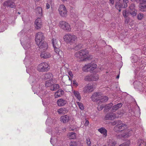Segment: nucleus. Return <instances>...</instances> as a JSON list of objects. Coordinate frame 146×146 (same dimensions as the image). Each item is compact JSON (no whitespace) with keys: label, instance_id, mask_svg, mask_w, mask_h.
I'll use <instances>...</instances> for the list:
<instances>
[{"label":"nucleus","instance_id":"nucleus-1","mask_svg":"<svg viewBox=\"0 0 146 146\" xmlns=\"http://www.w3.org/2000/svg\"><path fill=\"white\" fill-rule=\"evenodd\" d=\"M24 30H22L18 35L19 37H21L20 39L21 44L24 49L26 51L25 54L26 56L24 60V63L27 68L26 71L29 74L30 76L29 78V81L32 86V89L34 94H36L42 99L43 102V98L44 97L48 92L43 91L44 87L43 84L40 85L38 83L39 79L38 75L35 74V69L34 67L29 66L31 64L33 59L27 56V53L31 50L30 40L29 38L24 35Z\"/></svg>","mask_w":146,"mask_h":146},{"label":"nucleus","instance_id":"nucleus-2","mask_svg":"<svg viewBox=\"0 0 146 146\" xmlns=\"http://www.w3.org/2000/svg\"><path fill=\"white\" fill-rule=\"evenodd\" d=\"M46 124V125H50L52 127V129L49 127H47L46 132L51 135L50 142L53 146H56L58 144L61 143L62 142L60 140V138L58 136L61 133L58 130V125L56 119L54 117H48L47 119Z\"/></svg>","mask_w":146,"mask_h":146},{"label":"nucleus","instance_id":"nucleus-3","mask_svg":"<svg viewBox=\"0 0 146 146\" xmlns=\"http://www.w3.org/2000/svg\"><path fill=\"white\" fill-rule=\"evenodd\" d=\"M118 123L114 127V131L117 132H118L125 130L123 133L121 135H117V137L119 139L127 138L133 133L132 131L129 129H127V127L126 125L122 123L121 121H118Z\"/></svg>","mask_w":146,"mask_h":146},{"label":"nucleus","instance_id":"nucleus-4","mask_svg":"<svg viewBox=\"0 0 146 146\" xmlns=\"http://www.w3.org/2000/svg\"><path fill=\"white\" fill-rule=\"evenodd\" d=\"M75 56L81 61H86L92 58V56L89 54L88 51L86 49L82 50L76 52Z\"/></svg>","mask_w":146,"mask_h":146},{"label":"nucleus","instance_id":"nucleus-5","mask_svg":"<svg viewBox=\"0 0 146 146\" xmlns=\"http://www.w3.org/2000/svg\"><path fill=\"white\" fill-rule=\"evenodd\" d=\"M64 41L67 43H73L77 40V37L74 35L68 33L66 34L63 37Z\"/></svg>","mask_w":146,"mask_h":146},{"label":"nucleus","instance_id":"nucleus-6","mask_svg":"<svg viewBox=\"0 0 146 146\" xmlns=\"http://www.w3.org/2000/svg\"><path fill=\"white\" fill-rule=\"evenodd\" d=\"M50 69L48 64L46 62H43L39 64L37 66V69L39 72L47 71Z\"/></svg>","mask_w":146,"mask_h":146},{"label":"nucleus","instance_id":"nucleus-7","mask_svg":"<svg viewBox=\"0 0 146 146\" xmlns=\"http://www.w3.org/2000/svg\"><path fill=\"white\" fill-rule=\"evenodd\" d=\"M59 26L62 29L66 31L69 32L71 31L70 25L65 21H60L59 22Z\"/></svg>","mask_w":146,"mask_h":146},{"label":"nucleus","instance_id":"nucleus-8","mask_svg":"<svg viewBox=\"0 0 146 146\" xmlns=\"http://www.w3.org/2000/svg\"><path fill=\"white\" fill-rule=\"evenodd\" d=\"M44 39V34L43 33L39 32L35 36V41L36 44L39 46L40 43L43 42Z\"/></svg>","mask_w":146,"mask_h":146},{"label":"nucleus","instance_id":"nucleus-9","mask_svg":"<svg viewBox=\"0 0 146 146\" xmlns=\"http://www.w3.org/2000/svg\"><path fill=\"white\" fill-rule=\"evenodd\" d=\"M58 10L59 14L62 17H65L67 16V11L64 5H60L58 7Z\"/></svg>","mask_w":146,"mask_h":146},{"label":"nucleus","instance_id":"nucleus-10","mask_svg":"<svg viewBox=\"0 0 146 146\" xmlns=\"http://www.w3.org/2000/svg\"><path fill=\"white\" fill-rule=\"evenodd\" d=\"M95 88L96 87L93 84L90 83L88 84L84 87L83 92L85 93H89L92 92Z\"/></svg>","mask_w":146,"mask_h":146},{"label":"nucleus","instance_id":"nucleus-11","mask_svg":"<svg viewBox=\"0 0 146 146\" xmlns=\"http://www.w3.org/2000/svg\"><path fill=\"white\" fill-rule=\"evenodd\" d=\"M102 94L100 92H96L93 94L91 98L92 101L98 102L100 101Z\"/></svg>","mask_w":146,"mask_h":146},{"label":"nucleus","instance_id":"nucleus-12","mask_svg":"<svg viewBox=\"0 0 146 146\" xmlns=\"http://www.w3.org/2000/svg\"><path fill=\"white\" fill-rule=\"evenodd\" d=\"M129 12L130 14L133 17L136 15L137 13V10L135 9V6L134 4L132 3L129 7Z\"/></svg>","mask_w":146,"mask_h":146},{"label":"nucleus","instance_id":"nucleus-13","mask_svg":"<svg viewBox=\"0 0 146 146\" xmlns=\"http://www.w3.org/2000/svg\"><path fill=\"white\" fill-rule=\"evenodd\" d=\"M51 54L47 50L41 51L40 56L44 59H47L51 56Z\"/></svg>","mask_w":146,"mask_h":146},{"label":"nucleus","instance_id":"nucleus-14","mask_svg":"<svg viewBox=\"0 0 146 146\" xmlns=\"http://www.w3.org/2000/svg\"><path fill=\"white\" fill-rule=\"evenodd\" d=\"M35 24L36 29H38L40 28L42 26V23L41 19L40 18H38L36 20Z\"/></svg>","mask_w":146,"mask_h":146},{"label":"nucleus","instance_id":"nucleus-15","mask_svg":"<svg viewBox=\"0 0 146 146\" xmlns=\"http://www.w3.org/2000/svg\"><path fill=\"white\" fill-rule=\"evenodd\" d=\"M3 5L4 7L13 8L15 7V4L11 1L9 0L3 3Z\"/></svg>","mask_w":146,"mask_h":146},{"label":"nucleus","instance_id":"nucleus-16","mask_svg":"<svg viewBox=\"0 0 146 146\" xmlns=\"http://www.w3.org/2000/svg\"><path fill=\"white\" fill-rule=\"evenodd\" d=\"M41 51L47 50L48 49V46L47 43L46 42H42L38 46Z\"/></svg>","mask_w":146,"mask_h":146},{"label":"nucleus","instance_id":"nucleus-17","mask_svg":"<svg viewBox=\"0 0 146 146\" xmlns=\"http://www.w3.org/2000/svg\"><path fill=\"white\" fill-rule=\"evenodd\" d=\"M66 100L63 99H60L57 101V104L59 106H64L67 103Z\"/></svg>","mask_w":146,"mask_h":146},{"label":"nucleus","instance_id":"nucleus-18","mask_svg":"<svg viewBox=\"0 0 146 146\" xmlns=\"http://www.w3.org/2000/svg\"><path fill=\"white\" fill-rule=\"evenodd\" d=\"M53 76L52 74L50 73H48L42 75V78L44 79H49L52 80Z\"/></svg>","mask_w":146,"mask_h":146},{"label":"nucleus","instance_id":"nucleus-19","mask_svg":"<svg viewBox=\"0 0 146 146\" xmlns=\"http://www.w3.org/2000/svg\"><path fill=\"white\" fill-rule=\"evenodd\" d=\"M60 119L61 122L64 123L67 122L70 120L69 116L67 115L62 116Z\"/></svg>","mask_w":146,"mask_h":146},{"label":"nucleus","instance_id":"nucleus-20","mask_svg":"<svg viewBox=\"0 0 146 146\" xmlns=\"http://www.w3.org/2000/svg\"><path fill=\"white\" fill-rule=\"evenodd\" d=\"M72 92L78 100L79 102L80 101L81 97L79 92L78 91L76 90L72 91Z\"/></svg>","mask_w":146,"mask_h":146},{"label":"nucleus","instance_id":"nucleus-21","mask_svg":"<svg viewBox=\"0 0 146 146\" xmlns=\"http://www.w3.org/2000/svg\"><path fill=\"white\" fill-rule=\"evenodd\" d=\"M60 47L54 48L55 52L57 54V57L56 59H59L61 57V54H62V52L61 51L60 52Z\"/></svg>","mask_w":146,"mask_h":146},{"label":"nucleus","instance_id":"nucleus-22","mask_svg":"<svg viewBox=\"0 0 146 146\" xmlns=\"http://www.w3.org/2000/svg\"><path fill=\"white\" fill-rule=\"evenodd\" d=\"M68 110L65 108H61L58 109L57 112L60 114H64L67 113Z\"/></svg>","mask_w":146,"mask_h":146},{"label":"nucleus","instance_id":"nucleus-23","mask_svg":"<svg viewBox=\"0 0 146 146\" xmlns=\"http://www.w3.org/2000/svg\"><path fill=\"white\" fill-rule=\"evenodd\" d=\"M141 82L142 80L140 79L138 80V81H135L133 83L135 88H137L138 87L141 86H142Z\"/></svg>","mask_w":146,"mask_h":146},{"label":"nucleus","instance_id":"nucleus-24","mask_svg":"<svg viewBox=\"0 0 146 146\" xmlns=\"http://www.w3.org/2000/svg\"><path fill=\"white\" fill-rule=\"evenodd\" d=\"M115 7L116 9L118 10L119 12H120L121 10L120 9L121 8H124V5H122L120 2H117L115 4Z\"/></svg>","mask_w":146,"mask_h":146},{"label":"nucleus","instance_id":"nucleus-25","mask_svg":"<svg viewBox=\"0 0 146 146\" xmlns=\"http://www.w3.org/2000/svg\"><path fill=\"white\" fill-rule=\"evenodd\" d=\"M98 131L101 134H103L105 137H106L107 135V130L104 127H101L98 129Z\"/></svg>","mask_w":146,"mask_h":146},{"label":"nucleus","instance_id":"nucleus-26","mask_svg":"<svg viewBox=\"0 0 146 146\" xmlns=\"http://www.w3.org/2000/svg\"><path fill=\"white\" fill-rule=\"evenodd\" d=\"M53 48L60 47V45L58 43V41L56 39L53 38L52 40Z\"/></svg>","mask_w":146,"mask_h":146},{"label":"nucleus","instance_id":"nucleus-27","mask_svg":"<svg viewBox=\"0 0 146 146\" xmlns=\"http://www.w3.org/2000/svg\"><path fill=\"white\" fill-rule=\"evenodd\" d=\"M67 136L68 138L70 139H74L76 138L75 133L73 132L68 133Z\"/></svg>","mask_w":146,"mask_h":146},{"label":"nucleus","instance_id":"nucleus-28","mask_svg":"<svg viewBox=\"0 0 146 146\" xmlns=\"http://www.w3.org/2000/svg\"><path fill=\"white\" fill-rule=\"evenodd\" d=\"M59 88V86L58 84H52L50 87V89L52 91L56 90Z\"/></svg>","mask_w":146,"mask_h":146},{"label":"nucleus","instance_id":"nucleus-29","mask_svg":"<svg viewBox=\"0 0 146 146\" xmlns=\"http://www.w3.org/2000/svg\"><path fill=\"white\" fill-rule=\"evenodd\" d=\"M64 92L61 90H59L57 91L54 94V96L55 98H58V97L60 96L63 94Z\"/></svg>","mask_w":146,"mask_h":146},{"label":"nucleus","instance_id":"nucleus-30","mask_svg":"<svg viewBox=\"0 0 146 146\" xmlns=\"http://www.w3.org/2000/svg\"><path fill=\"white\" fill-rule=\"evenodd\" d=\"M122 106V104L121 103H119L116 105H114L112 107V110L113 111H115L121 108Z\"/></svg>","mask_w":146,"mask_h":146},{"label":"nucleus","instance_id":"nucleus-31","mask_svg":"<svg viewBox=\"0 0 146 146\" xmlns=\"http://www.w3.org/2000/svg\"><path fill=\"white\" fill-rule=\"evenodd\" d=\"M90 64H86L82 68V70L85 72L90 71Z\"/></svg>","mask_w":146,"mask_h":146},{"label":"nucleus","instance_id":"nucleus-32","mask_svg":"<svg viewBox=\"0 0 146 146\" xmlns=\"http://www.w3.org/2000/svg\"><path fill=\"white\" fill-rule=\"evenodd\" d=\"M108 100V98L106 96H104L102 94L100 97V102H104L107 101Z\"/></svg>","mask_w":146,"mask_h":146},{"label":"nucleus","instance_id":"nucleus-33","mask_svg":"<svg viewBox=\"0 0 146 146\" xmlns=\"http://www.w3.org/2000/svg\"><path fill=\"white\" fill-rule=\"evenodd\" d=\"M36 12L40 16H41L42 15V9L41 7H38L36 9Z\"/></svg>","mask_w":146,"mask_h":146},{"label":"nucleus","instance_id":"nucleus-34","mask_svg":"<svg viewBox=\"0 0 146 146\" xmlns=\"http://www.w3.org/2000/svg\"><path fill=\"white\" fill-rule=\"evenodd\" d=\"M92 81H95L99 79L98 75L97 74L91 75Z\"/></svg>","mask_w":146,"mask_h":146},{"label":"nucleus","instance_id":"nucleus-35","mask_svg":"<svg viewBox=\"0 0 146 146\" xmlns=\"http://www.w3.org/2000/svg\"><path fill=\"white\" fill-rule=\"evenodd\" d=\"M115 142L112 140H109L107 143V144L108 146H115Z\"/></svg>","mask_w":146,"mask_h":146},{"label":"nucleus","instance_id":"nucleus-36","mask_svg":"<svg viewBox=\"0 0 146 146\" xmlns=\"http://www.w3.org/2000/svg\"><path fill=\"white\" fill-rule=\"evenodd\" d=\"M90 71H93L94 70L96 67L97 65L95 64L90 63Z\"/></svg>","mask_w":146,"mask_h":146},{"label":"nucleus","instance_id":"nucleus-37","mask_svg":"<svg viewBox=\"0 0 146 146\" xmlns=\"http://www.w3.org/2000/svg\"><path fill=\"white\" fill-rule=\"evenodd\" d=\"M130 14V13L129 12L126 10H125L123 12V15L125 18L128 17Z\"/></svg>","mask_w":146,"mask_h":146},{"label":"nucleus","instance_id":"nucleus-38","mask_svg":"<svg viewBox=\"0 0 146 146\" xmlns=\"http://www.w3.org/2000/svg\"><path fill=\"white\" fill-rule=\"evenodd\" d=\"M76 103L78 105L79 108L82 110H83L84 109V107L83 104L81 102H76Z\"/></svg>","mask_w":146,"mask_h":146},{"label":"nucleus","instance_id":"nucleus-39","mask_svg":"<svg viewBox=\"0 0 146 146\" xmlns=\"http://www.w3.org/2000/svg\"><path fill=\"white\" fill-rule=\"evenodd\" d=\"M84 80L86 81H91L92 78L91 75L90 76H87L84 78Z\"/></svg>","mask_w":146,"mask_h":146},{"label":"nucleus","instance_id":"nucleus-40","mask_svg":"<svg viewBox=\"0 0 146 146\" xmlns=\"http://www.w3.org/2000/svg\"><path fill=\"white\" fill-rule=\"evenodd\" d=\"M52 80H50L46 81L45 84V86L46 87H50L52 85V83H51V82Z\"/></svg>","mask_w":146,"mask_h":146},{"label":"nucleus","instance_id":"nucleus-41","mask_svg":"<svg viewBox=\"0 0 146 146\" xmlns=\"http://www.w3.org/2000/svg\"><path fill=\"white\" fill-rule=\"evenodd\" d=\"M83 45L81 44H79L75 46L74 49L75 50H77L80 49L82 47Z\"/></svg>","mask_w":146,"mask_h":146},{"label":"nucleus","instance_id":"nucleus-42","mask_svg":"<svg viewBox=\"0 0 146 146\" xmlns=\"http://www.w3.org/2000/svg\"><path fill=\"white\" fill-rule=\"evenodd\" d=\"M68 74L70 76H67L69 80L70 81H72V78L73 75L72 74V72L71 71H69L68 72Z\"/></svg>","mask_w":146,"mask_h":146},{"label":"nucleus","instance_id":"nucleus-43","mask_svg":"<svg viewBox=\"0 0 146 146\" xmlns=\"http://www.w3.org/2000/svg\"><path fill=\"white\" fill-rule=\"evenodd\" d=\"M130 144V141L128 140L119 145V146H129Z\"/></svg>","mask_w":146,"mask_h":146},{"label":"nucleus","instance_id":"nucleus-44","mask_svg":"<svg viewBox=\"0 0 146 146\" xmlns=\"http://www.w3.org/2000/svg\"><path fill=\"white\" fill-rule=\"evenodd\" d=\"M113 105V104L111 103H110L108 105H106V106L105 108V110H106L109 109H110Z\"/></svg>","mask_w":146,"mask_h":146},{"label":"nucleus","instance_id":"nucleus-45","mask_svg":"<svg viewBox=\"0 0 146 146\" xmlns=\"http://www.w3.org/2000/svg\"><path fill=\"white\" fill-rule=\"evenodd\" d=\"M77 145V143L74 141H72L69 143L70 146H75Z\"/></svg>","mask_w":146,"mask_h":146},{"label":"nucleus","instance_id":"nucleus-46","mask_svg":"<svg viewBox=\"0 0 146 146\" xmlns=\"http://www.w3.org/2000/svg\"><path fill=\"white\" fill-rule=\"evenodd\" d=\"M116 117V115L115 113H110V120H113Z\"/></svg>","mask_w":146,"mask_h":146},{"label":"nucleus","instance_id":"nucleus-47","mask_svg":"<svg viewBox=\"0 0 146 146\" xmlns=\"http://www.w3.org/2000/svg\"><path fill=\"white\" fill-rule=\"evenodd\" d=\"M143 17V14L139 13L137 15V18L139 20H141Z\"/></svg>","mask_w":146,"mask_h":146},{"label":"nucleus","instance_id":"nucleus-48","mask_svg":"<svg viewBox=\"0 0 146 146\" xmlns=\"http://www.w3.org/2000/svg\"><path fill=\"white\" fill-rule=\"evenodd\" d=\"M143 141L141 139H139L138 140V145L139 146H142L144 144L143 143Z\"/></svg>","mask_w":146,"mask_h":146},{"label":"nucleus","instance_id":"nucleus-49","mask_svg":"<svg viewBox=\"0 0 146 146\" xmlns=\"http://www.w3.org/2000/svg\"><path fill=\"white\" fill-rule=\"evenodd\" d=\"M124 4V7H127V3L128 2V0H123Z\"/></svg>","mask_w":146,"mask_h":146},{"label":"nucleus","instance_id":"nucleus-50","mask_svg":"<svg viewBox=\"0 0 146 146\" xmlns=\"http://www.w3.org/2000/svg\"><path fill=\"white\" fill-rule=\"evenodd\" d=\"M86 141L87 145L88 146H91V142L90 139L89 138H87L86 139Z\"/></svg>","mask_w":146,"mask_h":146},{"label":"nucleus","instance_id":"nucleus-51","mask_svg":"<svg viewBox=\"0 0 146 146\" xmlns=\"http://www.w3.org/2000/svg\"><path fill=\"white\" fill-rule=\"evenodd\" d=\"M104 107V106L103 105H98V110H101Z\"/></svg>","mask_w":146,"mask_h":146},{"label":"nucleus","instance_id":"nucleus-52","mask_svg":"<svg viewBox=\"0 0 146 146\" xmlns=\"http://www.w3.org/2000/svg\"><path fill=\"white\" fill-rule=\"evenodd\" d=\"M47 1L48 3H47L46 4V8L47 9H48L50 8V5L49 4V3L50 4V3L51 2H50V1Z\"/></svg>","mask_w":146,"mask_h":146},{"label":"nucleus","instance_id":"nucleus-53","mask_svg":"<svg viewBox=\"0 0 146 146\" xmlns=\"http://www.w3.org/2000/svg\"><path fill=\"white\" fill-rule=\"evenodd\" d=\"M110 113L107 114L105 116V118L106 120H110Z\"/></svg>","mask_w":146,"mask_h":146},{"label":"nucleus","instance_id":"nucleus-54","mask_svg":"<svg viewBox=\"0 0 146 146\" xmlns=\"http://www.w3.org/2000/svg\"><path fill=\"white\" fill-rule=\"evenodd\" d=\"M83 25H79L78 27H77L78 29V30L79 31V30H82V29H83Z\"/></svg>","mask_w":146,"mask_h":146},{"label":"nucleus","instance_id":"nucleus-55","mask_svg":"<svg viewBox=\"0 0 146 146\" xmlns=\"http://www.w3.org/2000/svg\"><path fill=\"white\" fill-rule=\"evenodd\" d=\"M129 19L128 18H126L125 21V24H127L129 22Z\"/></svg>","mask_w":146,"mask_h":146},{"label":"nucleus","instance_id":"nucleus-56","mask_svg":"<svg viewBox=\"0 0 146 146\" xmlns=\"http://www.w3.org/2000/svg\"><path fill=\"white\" fill-rule=\"evenodd\" d=\"M73 84L76 87H77L78 85V83L75 81H73Z\"/></svg>","mask_w":146,"mask_h":146},{"label":"nucleus","instance_id":"nucleus-57","mask_svg":"<svg viewBox=\"0 0 146 146\" xmlns=\"http://www.w3.org/2000/svg\"><path fill=\"white\" fill-rule=\"evenodd\" d=\"M74 15H75V16L73 15L72 14H71V15L72 16V17H74V18H75L76 19L77 18V13H74Z\"/></svg>","mask_w":146,"mask_h":146},{"label":"nucleus","instance_id":"nucleus-58","mask_svg":"<svg viewBox=\"0 0 146 146\" xmlns=\"http://www.w3.org/2000/svg\"><path fill=\"white\" fill-rule=\"evenodd\" d=\"M89 123V122L88 120H86V121L85 122L84 125L85 126H87L88 125Z\"/></svg>","mask_w":146,"mask_h":146},{"label":"nucleus","instance_id":"nucleus-59","mask_svg":"<svg viewBox=\"0 0 146 146\" xmlns=\"http://www.w3.org/2000/svg\"><path fill=\"white\" fill-rule=\"evenodd\" d=\"M114 2V0H110V3L112 5L113 4Z\"/></svg>","mask_w":146,"mask_h":146},{"label":"nucleus","instance_id":"nucleus-60","mask_svg":"<svg viewBox=\"0 0 146 146\" xmlns=\"http://www.w3.org/2000/svg\"><path fill=\"white\" fill-rule=\"evenodd\" d=\"M75 129H77L76 128H71V127L70 128L69 130L70 131H74Z\"/></svg>","mask_w":146,"mask_h":146},{"label":"nucleus","instance_id":"nucleus-61","mask_svg":"<svg viewBox=\"0 0 146 146\" xmlns=\"http://www.w3.org/2000/svg\"><path fill=\"white\" fill-rule=\"evenodd\" d=\"M89 43L90 44H92V43L91 42V40L90 39L89 40Z\"/></svg>","mask_w":146,"mask_h":146},{"label":"nucleus","instance_id":"nucleus-62","mask_svg":"<svg viewBox=\"0 0 146 146\" xmlns=\"http://www.w3.org/2000/svg\"><path fill=\"white\" fill-rule=\"evenodd\" d=\"M138 72H135V74H136V76H137L138 75Z\"/></svg>","mask_w":146,"mask_h":146},{"label":"nucleus","instance_id":"nucleus-63","mask_svg":"<svg viewBox=\"0 0 146 146\" xmlns=\"http://www.w3.org/2000/svg\"><path fill=\"white\" fill-rule=\"evenodd\" d=\"M119 78V75H117V77H116V78H117V79H118V78Z\"/></svg>","mask_w":146,"mask_h":146},{"label":"nucleus","instance_id":"nucleus-64","mask_svg":"<svg viewBox=\"0 0 146 146\" xmlns=\"http://www.w3.org/2000/svg\"><path fill=\"white\" fill-rule=\"evenodd\" d=\"M103 146H108V145L107 143L106 144V145H104Z\"/></svg>","mask_w":146,"mask_h":146}]
</instances>
